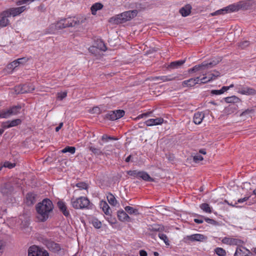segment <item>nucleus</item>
Wrapping results in <instances>:
<instances>
[{
    "mask_svg": "<svg viewBox=\"0 0 256 256\" xmlns=\"http://www.w3.org/2000/svg\"><path fill=\"white\" fill-rule=\"evenodd\" d=\"M178 76H155L152 78L153 80H160L162 82L175 80H178Z\"/></svg>",
    "mask_w": 256,
    "mask_h": 256,
    "instance_id": "obj_16",
    "label": "nucleus"
},
{
    "mask_svg": "<svg viewBox=\"0 0 256 256\" xmlns=\"http://www.w3.org/2000/svg\"><path fill=\"white\" fill-rule=\"evenodd\" d=\"M27 86L26 84L20 85L15 87V92L17 94H24L28 92H32L34 90V88H30V90H27L26 88Z\"/></svg>",
    "mask_w": 256,
    "mask_h": 256,
    "instance_id": "obj_19",
    "label": "nucleus"
},
{
    "mask_svg": "<svg viewBox=\"0 0 256 256\" xmlns=\"http://www.w3.org/2000/svg\"><path fill=\"white\" fill-rule=\"evenodd\" d=\"M36 194L34 193H28L26 196V203L28 205H32L36 201Z\"/></svg>",
    "mask_w": 256,
    "mask_h": 256,
    "instance_id": "obj_27",
    "label": "nucleus"
},
{
    "mask_svg": "<svg viewBox=\"0 0 256 256\" xmlns=\"http://www.w3.org/2000/svg\"><path fill=\"white\" fill-rule=\"evenodd\" d=\"M8 17H9L8 16H5L4 14V11L2 12L0 18V27H5L9 24Z\"/></svg>",
    "mask_w": 256,
    "mask_h": 256,
    "instance_id": "obj_30",
    "label": "nucleus"
},
{
    "mask_svg": "<svg viewBox=\"0 0 256 256\" xmlns=\"http://www.w3.org/2000/svg\"><path fill=\"white\" fill-rule=\"evenodd\" d=\"M100 207L102 211L106 215L110 216V210L109 206L105 201H102L100 204Z\"/></svg>",
    "mask_w": 256,
    "mask_h": 256,
    "instance_id": "obj_31",
    "label": "nucleus"
},
{
    "mask_svg": "<svg viewBox=\"0 0 256 256\" xmlns=\"http://www.w3.org/2000/svg\"><path fill=\"white\" fill-rule=\"evenodd\" d=\"M109 22L114 24H118L119 23H122V20L120 18H119V14H118L116 17H112L110 18Z\"/></svg>",
    "mask_w": 256,
    "mask_h": 256,
    "instance_id": "obj_44",
    "label": "nucleus"
},
{
    "mask_svg": "<svg viewBox=\"0 0 256 256\" xmlns=\"http://www.w3.org/2000/svg\"><path fill=\"white\" fill-rule=\"evenodd\" d=\"M204 117V114L202 112H197L194 114V122L196 124H200L203 118Z\"/></svg>",
    "mask_w": 256,
    "mask_h": 256,
    "instance_id": "obj_26",
    "label": "nucleus"
},
{
    "mask_svg": "<svg viewBox=\"0 0 256 256\" xmlns=\"http://www.w3.org/2000/svg\"><path fill=\"white\" fill-rule=\"evenodd\" d=\"M211 94H212L218 95L222 94V92L221 91V90H212L211 91Z\"/></svg>",
    "mask_w": 256,
    "mask_h": 256,
    "instance_id": "obj_57",
    "label": "nucleus"
},
{
    "mask_svg": "<svg viewBox=\"0 0 256 256\" xmlns=\"http://www.w3.org/2000/svg\"><path fill=\"white\" fill-rule=\"evenodd\" d=\"M204 218H194V222L196 223V224H202L204 222Z\"/></svg>",
    "mask_w": 256,
    "mask_h": 256,
    "instance_id": "obj_63",
    "label": "nucleus"
},
{
    "mask_svg": "<svg viewBox=\"0 0 256 256\" xmlns=\"http://www.w3.org/2000/svg\"><path fill=\"white\" fill-rule=\"evenodd\" d=\"M14 190V187L10 184H5L1 188V192L4 194H11Z\"/></svg>",
    "mask_w": 256,
    "mask_h": 256,
    "instance_id": "obj_23",
    "label": "nucleus"
},
{
    "mask_svg": "<svg viewBox=\"0 0 256 256\" xmlns=\"http://www.w3.org/2000/svg\"><path fill=\"white\" fill-rule=\"evenodd\" d=\"M56 27L58 30L68 28V25L65 18L62 19L58 22L56 24Z\"/></svg>",
    "mask_w": 256,
    "mask_h": 256,
    "instance_id": "obj_35",
    "label": "nucleus"
},
{
    "mask_svg": "<svg viewBox=\"0 0 256 256\" xmlns=\"http://www.w3.org/2000/svg\"><path fill=\"white\" fill-rule=\"evenodd\" d=\"M220 57L214 58L212 59L210 62H202V66H204L205 68H210L217 65L221 60Z\"/></svg>",
    "mask_w": 256,
    "mask_h": 256,
    "instance_id": "obj_11",
    "label": "nucleus"
},
{
    "mask_svg": "<svg viewBox=\"0 0 256 256\" xmlns=\"http://www.w3.org/2000/svg\"><path fill=\"white\" fill-rule=\"evenodd\" d=\"M34 0H19L17 2H16V4L17 5H21L22 4H25V3H26L28 2H33L34 1Z\"/></svg>",
    "mask_w": 256,
    "mask_h": 256,
    "instance_id": "obj_58",
    "label": "nucleus"
},
{
    "mask_svg": "<svg viewBox=\"0 0 256 256\" xmlns=\"http://www.w3.org/2000/svg\"><path fill=\"white\" fill-rule=\"evenodd\" d=\"M201 69H204V66H202V63L200 64L196 65L188 70L190 72L198 71Z\"/></svg>",
    "mask_w": 256,
    "mask_h": 256,
    "instance_id": "obj_45",
    "label": "nucleus"
},
{
    "mask_svg": "<svg viewBox=\"0 0 256 256\" xmlns=\"http://www.w3.org/2000/svg\"><path fill=\"white\" fill-rule=\"evenodd\" d=\"M58 206L60 210L62 212L64 215L66 217L70 216L68 210H67V208L65 204L62 201H58L57 203Z\"/></svg>",
    "mask_w": 256,
    "mask_h": 256,
    "instance_id": "obj_24",
    "label": "nucleus"
},
{
    "mask_svg": "<svg viewBox=\"0 0 256 256\" xmlns=\"http://www.w3.org/2000/svg\"><path fill=\"white\" fill-rule=\"evenodd\" d=\"M95 48H97L100 49L102 51H106V47L104 42L102 40L98 41L96 44V46H93L89 48V50L90 52H92L93 50H94Z\"/></svg>",
    "mask_w": 256,
    "mask_h": 256,
    "instance_id": "obj_29",
    "label": "nucleus"
},
{
    "mask_svg": "<svg viewBox=\"0 0 256 256\" xmlns=\"http://www.w3.org/2000/svg\"><path fill=\"white\" fill-rule=\"evenodd\" d=\"M192 7L190 4H186L180 8L179 12L184 17H186L190 14Z\"/></svg>",
    "mask_w": 256,
    "mask_h": 256,
    "instance_id": "obj_18",
    "label": "nucleus"
},
{
    "mask_svg": "<svg viewBox=\"0 0 256 256\" xmlns=\"http://www.w3.org/2000/svg\"><path fill=\"white\" fill-rule=\"evenodd\" d=\"M71 203L76 209L88 208L90 204L89 200L86 197L80 196L77 198H72Z\"/></svg>",
    "mask_w": 256,
    "mask_h": 256,
    "instance_id": "obj_2",
    "label": "nucleus"
},
{
    "mask_svg": "<svg viewBox=\"0 0 256 256\" xmlns=\"http://www.w3.org/2000/svg\"><path fill=\"white\" fill-rule=\"evenodd\" d=\"M124 210L128 214H134L136 215H138L139 214L138 209L134 208L130 206H126L124 208Z\"/></svg>",
    "mask_w": 256,
    "mask_h": 256,
    "instance_id": "obj_37",
    "label": "nucleus"
},
{
    "mask_svg": "<svg viewBox=\"0 0 256 256\" xmlns=\"http://www.w3.org/2000/svg\"><path fill=\"white\" fill-rule=\"evenodd\" d=\"M46 247L50 250L54 252H58L61 250L60 244L54 241L48 242L46 243Z\"/></svg>",
    "mask_w": 256,
    "mask_h": 256,
    "instance_id": "obj_14",
    "label": "nucleus"
},
{
    "mask_svg": "<svg viewBox=\"0 0 256 256\" xmlns=\"http://www.w3.org/2000/svg\"><path fill=\"white\" fill-rule=\"evenodd\" d=\"M186 238L191 242H203L207 240V237L203 234H196L188 236Z\"/></svg>",
    "mask_w": 256,
    "mask_h": 256,
    "instance_id": "obj_13",
    "label": "nucleus"
},
{
    "mask_svg": "<svg viewBox=\"0 0 256 256\" xmlns=\"http://www.w3.org/2000/svg\"><path fill=\"white\" fill-rule=\"evenodd\" d=\"M76 152V148L74 146H67L63 150H62V153L70 152L72 154H74Z\"/></svg>",
    "mask_w": 256,
    "mask_h": 256,
    "instance_id": "obj_41",
    "label": "nucleus"
},
{
    "mask_svg": "<svg viewBox=\"0 0 256 256\" xmlns=\"http://www.w3.org/2000/svg\"><path fill=\"white\" fill-rule=\"evenodd\" d=\"M186 62V60H180L178 61L172 62L170 63V64L168 66V69H175L178 68L180 67L182 65Z\"/></svg>",
    "mask_w": 256,
    "mask_h": 256,
    "instance_id": "obj_28",
    "label": "nucleus"
},
{
    "mask_svg": "<svg viewBox=\"0 0 256 256\" xmlns=\"http://www.w3.org/2000/svg\"><path fill=\"white\" fill-rule=\"evenodd\" d=\"M4 246V242L2 240H0V254L3 252Z\"/></svg>",
    "mask_w": 256,
    "mask_h": 256,
    "instance_id": "obj_59",
    "label": "nucleus"
},
{
    "mask_svg": "<svg viewBox=\"0 0 256 256\" xmlns=\"http://www.w3.org/2000/svg\"><path fill=\"white\" fill-rule=\"evenodd\" d=\"M92 226L96 228H100L102 226V223L98 219L95 218L92 220Z\"/></svg>",
    "mask_w": 256,
    "mask_h": 256,
    "instance_id": "obj_46",
    "label": "nucleus"
},
{
    "mask_svg": "<svg viewBox=\"0 0 256 256\" xmlns=\"http://www.w3.org/2000/svg\"><path fill=\"white\" fill-rule=\"evenodd\" d=\"M108 201L112 206H115L117 204V200L114 196L111 193L109 192L106 196Z\"/></svg>",
    "mask_w": 256,
    "mask_h": 256,
    "instance_id": "obj_34",
    "label": "nucleus"
},
{
    "mask_svg": "<svg viewBox=\"0 0 256 256\" xmlns=\"http://www.w3.org/2000/svg\"><path fill=\"white\" fill-rule=\"evenodd\" d=\"M250 44V42L248 40H244L243 42H241L238 43V46L240 48L242 49H244L247 46H248Z\"/></svg>",
    "mask_w": 256,
    "mask_h": 256,
    "instance_id": "obj_51",
    "label": "nucleus"
},
{
    "mask_svg": "<svg viewBox=\"0 0 256 256\" xmlns=\"http://www.w3.org/2000/svg\"><path fill=\"white\" fill-rule=\"evenodd\" d=\"M36 208L38 219L41 222H44L48 218L50 212L53 210L54 206L50 200L45 198L36 205Z\"/></svg>",
    "mask_w": 256,
    "mask_h": 256,
    "instance_id": "obj_1",
    "label": "nucleus"
},
{
    "mask_svg": "<svg viewBox=\"0 0 256 256\" xmlns=\"http://www.w3.org/2000/svg\"><path fill=\"white\" fill-rule=\"evenodd\" d=\"M92 112L98 114L100 113V108L98 107H94L92 110Z\"/></svg>",
    "mask_w": 256,
    "mask_h": 256,
    "instance_id": "obj_60",
    "label": "nucleus"
},
{
    "mask_svg": "<svg viewBox=\"0 0 256 256\" xmlns=\"http://www.w3.org/2000/svg\"><path fill=\"white\" fill-rule=\"evenodd\" d=\"M22 122L20 119L17 118L12 120H8L5 122H3L2 126L4 128H8L12 127L17 126L20 124Z\"/></svg>",
    "mask_w": 256,
    "mask_h": 256,
    "instance_id": "obj_12",
    "label": "nucleus"
},
{
    "mask_svg": "<svg viewBox=\"0 0 256 256\" xmlns=\"http://www.w3.org/2000/svg\"><path fill=\"white\" fill-rule=\"evenodd\" d=\"M249 198H250L249 196H246L242 198H240L238 200V202L242 203V202H246V200H248L249 199Z\"/></svg>",
    "mask_w": 256,
    "mask_h": 256,
    "instance_id": "obj_62",
    "label": "nucleus"
},
{
    "mask_svg": "<svg viewBox=\"0 0 256 256\" xmlns=\"http://www.w3.org/2000/svg\"><path fill=\"white\" fill-rule=\"evenodd\" d=\"M223 244L229 245L240 246L244 244V242L240 240L234 238L224 237L222 240Z\"/></svg>",
    "mask_w": 256,
    "mask_h": 256,
    "instance_id": "obj_10",
    "label": "nucleus"
},
{
    "mask_svg": "<svg viewBox=\"0 0 256 256\" xmlns=\"http://www.w3.org/2000/svg\"><path fill=\"white\" fill-rule=\"evenodd\" d=\"M225 102L227 103L234 104L239 103L241 100L238 97L233 96H228L224 98Z\"/></svg>",
    "mask_w": 256,
    "mask_h": 256,
    "instance_id": "obj_32",
    "label": "nucleus"
},
{
    "mask_svg": "<svg viewBox=\"0 0 256 256\" xmlns=\"http://www.w3.org/2000/svg\"><path fill=\"white\" fill-rule=\"evenodd\" d=\"M124 114V111L122 110L110 111L106 114V118L111 120H115L122 118Z\"/></svg>",
    "mask_w": 256,
    "mask_h": 256,
    "instance_id": "obj_8",
    "label": "nucleus"
},
{
    "mask_svg": "<svg viewBox=\"0 0 256 256\" xmlns=\"http://www.w3.org/2000/svg\"><path fill=\"white\" fill-rule=\"evenodd\" d=\"M23 60L25 61V58H18V60H15L14 62H12L11 64V65L12 66H13L14 68H16L18 66V65L20 64H22V62H20V60Z\"/></svg>",
    "mask_w": 256,
    "mask_h": 256,
    "instance_id": "obj_49",
    "label": "nucleus"
},
{
    "mask_svg": "<svg viewBox=\"0 0 256 256\" xmlns=\"http://www.w3.org/2000/svg\"><path fill=\"white\" fill-rule=\"evenodd\" d=\"M244 7V4L242 3L238 4H234L229 5L222 9L218 10L214 12L211 14L212 16L222 14L228 12H234L238 11L240 9Z\"/></svg>",
    "mask_w": 256,
    "mask_h": 256,
    "instance_id": "obj_3",
    "label": "nucleus"
},
{
    "mask_svg": "<svg viewBox=\"0 0 256 256\" xmlns=\"http://www.w3.org/2000/svg\"><path fill=\"white\" fill-rule=\"evenodd\" d=\"M238 106L236 104H231L224 108V112L225 114L228 115L234 113L238 109Z\"/></svg>",
    "mask_w": 256,
    "mask_h": 256,
    "instance_id": "obj_22",
    "label": "nucleus"
},
{
    "mask_svg": "<svg viewBox=\"0 0 256 256\" xmlns=\"http://www.w3.org/2000/svg\"><path fill=\"white\" fill-rule=\"evenodd\" d=\"M162 118H151L145 122V124L147 126H152L162 124L163 122Z\"/></svg>",
    "mask_w": 256,
    "mask_h": 256,
    "instance_id": "obj_21",
    "label": "nucleus"
},
{
    "mask_svg": "<svg viewBox=\"0 0 256 256\" xmlns=\"http://www.w3.org/2000/svg\"><path fill=\"white\" fill-rule=\"evenodd\" d=\"M22 106L20 105L12 106L9 109L2 111L0 113V118H8L12 115H16L20 112Z\"/></svg>",
    "mask_w": 256,
    "mask_h": 256,
    "instance_id": "obj_5",
    "label": "nucleus"
},
{
    "mask_svg": "<svg viewBox=\"0 0 256 256\" xmlns=\"http://www.w3.org/2000/svg\"><path fill=\"white\" fill-rule=\"evenodd\" d=\"M58 98L60 100H62L64 98H65L67 96V92H58Z\"/></svg>",
    "mask_w": 256,
    "mask_h": 256,
    "instance_id": "obj_54",
    "label": "nucleus"
},
{
    "mask_svg": "<svg viewBox=\"0 0 256 256\" xmlns=\"http://www.w3.org/2000/svg\"><path fill=\"white\" fill-rule=\"evenodd\" d=\"M118 218L122 222H130L131 219L128 214L123 210H118L117 212Z\"/></svg>",
    "mask_w": 256,
    "mask_h": 256,
    "instance_id": "obj_20",
    "label": "nucleus"
},
{
    "mask_svg": "<svg viewBox=\"0 0 256 256\" xmlns=\"http://www.w3.org/2000/svg\"><path fill=\"white\" fill-rule=\"evenodd\" d=\"M15 166H16L15 163H12L8 161L5 162L3 164L4 167L8 168L10 169L14 168Z\"/></svg>",
    "mask_w": 256,
    "mask_h": 256,
    "instance_id": "obj_53",
    "label": "nucleus"
},
{
    "mask_svg": "<svg viewBox=\"0 0 256 256\" xmlns=\"http://www.w3.org/2000/svg\"><path fill=\"white\" fill-rule=\"evenodd\" d=\"M102 140L103 141L107 142L108 140H117L118 138L114 136H108L106 134H104L102 136Z\"/></svg>",
    "mask_w": 256,
    "mask_h": 256,
    "instance_id": "obj_52",
    "label": "nucleus"
},
{
    "mask_svg": "<svg viewBox=\"0 0 256 256\" xmlns=\"http://www.w3.org/2000/svg\"><path fill=\"white\" fill-rule=\"evenodd\" d=\"M25 10V6L10 8L6 10H4V14L5 16H15L22 13Z\"/></svg>",
    "mask_w": 256,
    "mask_h": 256,
    "instance_id": "obj_9",
    "label": "nucleus"
},
{
    "mask_svg": "<svg viewBox=\"0 0 256 256\" xmlns=\"http://www.w3.org/2000/svg\"><path fill=\"white\" fill-rule=\"evenodd\" d=\"M89 149L94 154L99 156L103 154L100 148H96L93 146H90Z\"/></svg>",
    "mask_w": 256,
    "mask_h": 256,
    "instance_id": "obj_43",
    "label": "nucleus"
},
{
    "mask_svg": "<svg viewBox=\"0 0 256 256\" xmlns=\"http://www.w3.org/2000/svg\"><path fill=\"white\" fill-rule=\"evenodd\" d=\"M210 76L208 78V81H210L212 80L216 79V78L220 76V72L218 71H214V73L210 74Z\"/></svg>",
    "mask_w": 256,
    "mask_h": 256,
    "instance_id": "obj_47",
    "label": "nucleus"
},
{
    "mask_svg": "<svg viewBox=\"0 0 256 256\" xmlns=\"http://www.w3.org/2000/svg\"><path fill=\"white\" fill-rule=\"evenodd\" d=\"M140 256H147V252L144 250H140Z\"/></svg>",
    "mask_w": 256,
    "mask_h": 256,
    "instance_id": "obj_64",
    "label": "nucleus"
},
{
    "mask_svg": "<svg viewBox=\"0 0 256 256\" xmlns=\"http://www.w3.org/2000/svg\"><path fill=\"white\" fill-rule=\"evenodd\" d=\"M254 110L252 108H248L247 110H245L243 112H242L240 116V117H245V118H249L252 116V114L254 113Z\"/></svg>",
    "mask_w": 256,
    "mask_h": 256,
    "instance_id": "obj_36",
    "label": "nucleus"
},
{
    "mask_svg": "<svg viewBox=\"0 0 256 256\" xmlns=\"http://www.w3.org/2000/svg\"><path fill=\"white\" fill-rule=\"evenodd\" d=\"M200 217L202 218H204V220L210 224H211L212 225H218V222L213 219H211V218H205L204 216H200Z\"/></svg>",
    "mask_w": 256,
    "mask_h": 256,
    "instance_id": "obj_48",
    "label": "nucleus"
},
{
    "mask_svg": "<svg viewBox=\"0 0 256 256\" xmlns=\"http://www.w3.org/2000/svg\"><path fill=\"white\" fill-rule=\"evenodd\" d=\"M102 8L103 5L101 3L97 2L94 4L90 8L92 14L96 15V12L101 10Z\"/></svg>",
    "mask_w": 256,
    "mask_h": 256,
    "instance_id": "obj_33",
    "label": "nucleus"
},
{
    "mask_svg": "<svg viewBox=\"0 0 256 256\" xmlns=\"http://www.w3.org/2000/svg\"><path fill=\"white\" fill-rule=\"evenodd\" d=\"M28 256H49V254L46 250L33 245L28 249Z\"/></svg>",
    "mask_w": 256,
    "mask_h": 256,
    "instance_id": "obj_6",
    "label": "nucleus"
},
{
    "mask_svg": "<svg viewBox=\"0 0 256 256\" xmlns=\"http://www.w3.org/2000/svg\"><path fill=\"white\" fill-rule=\"evenodd\" d=\"M127 174L132 176L140 178L147 182H153L154 179L146 172L143 171H138L137 170H129Z\"/></svg>",
    "mask_w": 256,
    "mask_h": 256,
    "instance_id": "obj_4",
    "label": "nucleus"
},
{
    "mask_svg": "<svg viewBox=\"0 0 256 256\" xmlns=\"http://www.w3.org/2000/svg\"><path fill=\"white\" fill-rule=\"evenodd\" d=\"M158 237L160 238V239L164 240V242L166 246L170 245L169 240L166 234L162 233H159Z\"/></svg>",
    "mask_w": 256,
    "mask_h": 256,
    "instance_id": "obj_42",
    "label": "nucleus"
},
{
    "mask_svg": "<svg viewBox=\"0 0 256 256\" xmlns=\"http://www.w3.org/2000/svg\"><path fill=\"white\" fill-rule=\"evenodd\" d=\"M200 208L204 212L207 213H211L212 210L210 205L207 203H203L200 206Z\"/></svg>",
    "mask_w": 256,
    "mask_h": 256,
    "instance_id": "obj_39",
    "label": "nucleus"
},
{
    "mask_svg": "<svg viewBox=\"0 0 256 256\" xmlns=\"http://www.w3.org/2000/svg\"><path fill=\"white\" fill-rule=\"evenodd\" d=\"M238 92L242 94L254 96L256 94V90L253 88L244 87L240 89Z\"/></svg>",
    "mask_w": 256,
    "mask_h": 256,
    "instance_id": "obj_17",
    "label": "nucleus"
},
{
    "mask_svg": "<svg viewBox=\"0 0 256 256\" xmlns=\"http://www.w3.org/2000/svg\"><path fill=\"white\" fill-rule=\"evenodd\" d=\"M200 78H191L188 80L182 82V86L183 87H192L194 86L196 84H199Z\"/></svg>",
    "mask_w": 256,
    "mask_h": 256,
    "instance_id": "obj_15",
    "label": "nucleus"
},
{
    "mask_svg": "<svg viewBox=\"0 0 256 256\" xmlns=\"http://www.w3.org/2000/svg\"><path fill=\"white\" fill-rule=\"evenodd\" d=\"M208 78L207 76L203 77L202 78L200 79V84H206L209 81H208Z\"/></svg>",
    "mask_w": 256,
    "mask_h": 256,
    "instance_id": "obj_61",
    "label": "nucleus"
},
{
    "mask_svg": "<svg viewBox=\"0 0 256 256\" xmlns=\"http://www.w3.org/2000/svg\"><path fill=\"white\" fill-rule=\"evenodd\" d=\"M234 256H246V254L240 248H237Z\"/></svg>",
    "mask_w": 256,
    "mask_h": 256,
    "instance_id": "obj_50",
    "label": "nucleus"
},
{
    "mask_svg": "<svg viewBox=\"0 0 256 256\" xmlns=\"http://www.w3.org/2000/svg\"><path fill=\"white\" fill-rule=\"evenodd\" d=\"M204 158L201 155H196L193 157V160L194 162H198L199 161L203 160Z\"/></svg>",
    "mask_w": 256,
    "mask_h": 256,
    "instance_id": "obj_56",
    "label": "nucleus"
},
{
    "mask_svg": "<svg viewBox=\"0 0 256 256\" xmlns=\"http://www.w3.org/2000/svg\"><path fill=\"white\" fill-rule=\"evenodd\" d=\"M76 186L81 190L87 189L88 185L85 182H80L76 184Z\"/></svg>",
    "mask_w": 256,
    "mask_h": 256,
    "instance_id": "obj_55",
    "label": "nucleus"
},
{
    "mask_svg": "<svg viewBox=\"0 0 256 256\" xmlns=\"http://www.w3.org/2000/svg\"><path fill=\"white\" fill-rule=\"evenodd\" d=\"M214 252L218 256H226V251L221 248H215Z\"/></svg>",
    "mask_w": 256,
    "mask_h": 256,
    "instance_id": "obj_40",
    "label": "nucleus"
},
{
    "mask_svg": "<svg viewBox=\"0 0 256 256\" xmlns=\"http://www.w3.org/2000/svg\"><path fill=\"white\" fill-rule=\"evenodd\" d=\"M164 228L163 226L158 225V224H154V226H151L148 228V231L150 232H160L163 230Z\"/></svg>",
    "mask_w": 256,
    "mask_h": 256,
    "instance_id": "obj_38",
    "label": "nucleus"
},
{
    "mask_svg": "<svg viewBox=\"0 0 256 256\" xmlns=\"http://www.w3.org/2000/svg\"><path fill=\"white\" fill-rule=\"evenodd\" d=\"M68 27H73L80 24V20L75 17L65 18Z\"/></svg>",
    "mask_w": 256,
    "mask_h": 256,
    "instance_id": "obj_25",
    "label": "nucleus"
},
{
    "mask_svg": "<svg viewBox=\"0 0 256 256\" xmlns=\"http://www.w3.org/2000/svg\"><path fill=\"white\" fill-rule=\"evenodd\" d=\"M138 13V11L136 10L126 11L119 14V18H120L122 23L125 22L130 20L136 17L137 16Z\"/></svg>",
    "mask_w": 256,
    "mask_h": 256,
    "instance_id": "obj_7",
    "label": "nucleus"
}]
</instances>
